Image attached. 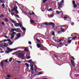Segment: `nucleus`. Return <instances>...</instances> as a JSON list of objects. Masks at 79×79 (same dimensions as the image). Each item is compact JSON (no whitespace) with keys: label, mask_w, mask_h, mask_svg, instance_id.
<instances>
[{"label":"nucleus","mask_w":79,"mask_h":79,"mask_svg":"<svg viewBox=\"0 0 79 79\" xmlns=\"http://www.w3.org/2000/svg\"><path fill=\"white\" fill-rule=\"evenodd\" d=\"M15 26H16V27H18V26H19V25L18 24V23H16L15 24Z\"/></svg>","instance_id":"17"},{"label":"nucleus","mask_w":79,"mask_h":79,"mask_svg":"<svg viewBox=\"0 0 79 79\" xmlns=\"http://www.w3.org/2000/svg\"><path fill=\"white\" fill-rule=\"evenodd\" d=\"M3 45H4V47H7V46H8V45H9L6 44H4Z\"/></svg>","instance_id":"31"},{"label":"nucleus","mask_w":79,"mask_h":79,"mask_svg":"<svg viewBox=\"0 0 79 79\" xmlns=\"http://www.w3.org/2000/svg\"><path fill=\"white\" fill-rule=\"evenodd\" d=\"M16 53H17V52H14V53H13L12 55H13V54H15V55H16Z\"/></svg>","instance_id":"60"},{"label":"nucleus","mask_w":79,"mask_h":79,"mask_svg":"<svg viewBox=\"0 0 79 79\" xmlns=\"http://www.w3.org/2000/svg\"><path fill=\"white\" fill-rule=\"evenodd\" d=\"M17 55L19 58H20L22 60H24V56H25V55L23 53L19 52L17 54Z\"/></svg>","instance_id":"1"},{"label":"nucleus","mask_w":79,"mask_h":79,"mask_svg":"<svg viewBox=\"0 0 79 79\" xmlns=\"http://www.w3.org/2000/svg\"><path fill=\"white\" fill-rule=\"evenodd\" d=\"M61 31H62L63 32H64V29H62L61 30Z\"/></svg>","instance_id":"45"},{"label":"nucleus","mask_w":79,"mask_h":79,"mask_svg":"<svg viewBox=\"0 0 79 79\" xmlns=\"http://www.w3.org/2000/svg\"><path fill=\"white\" fill-rule=\"evenodd\" d=\"M12 59H13V57H10V60H9V61H12Z\"/></svg>","instance_id":"30"},{"label":"nucleus","mask_w":79,"mask_h":79,"mask_svg":"<svg viewBox=\"0 0 79 79\" xmlns=\"http://www.w3.org/2000/svg\"><path fill=\"white\" fill-rule=\"evenodd\" d=\"M7 41H8L9 42H11V41L10 39H8L7 40Z\"/></svg>","instance_id":"39"},{"label":"nucleus","mask_w":79,"mask_h":79,"mask_svg":"<svg viewBox=\"0 0 79 79\" xmlns=\"http://www.w3.org/2000/svg\"><path fill=\"white\" fill-rule=\"evenodd\" d=\"M2 6H3V8H5V4H4V3L2 4Z\"/></svg>","instance_id":"38"},{"label":"nucleus","mask_w":79,"mask_h":79,"mask_svg":"<svg viewBox=\"0 0 79 79\" xmlns=\"http://www.w3.org/2000/svg\"><path fill=\"white\" fill-rule=\"evenodd\" d=\"M63 43H62V42H60L59 43V45H61Z\"/></svg>","instance_id":"64"},{"label":"nucleus","mask_w":79,"mask_h":79,"mask_svg":"<svg viewBox=\"0 0 79 79\" xmlns=\"http://www.w3.org/2000/svg\"><path fill=\"white\" fill-rule=\"evenodd\" d=\"M4 20L5 22H8V19L7 18L5 19Z\"/></svg>","instance_id":"22"},{"label":"nucleus","mask_w":79,"mask_h":79,"mask_svg":"<svg viewBox=\"0 0 79 79\" xmlns=\"http://www.w3.org/2000/svg\"><path fill=\"white\" fill-rule=\"evenodd\" d=\"M56 13H57L58 14H60V12L58 11H56Z\"/></svg>","instance_id":"48"},{"label":"nucleus","mask_w":79,"mask_h":79,"mask_svg":"<svg viewBox=\"0 0 79 79\" xmlns=\"http://www.w3.org/2000/svg\"><path fill=\"white\" fill-rule=\"evenodd\" d=\"M43 74V73H42L41 72H40L38 74H37V76H38V75H40V74Z\"/></svg>","instance_id":"32"},{"label":"nucleus","mask_w":79,"mask_h":79,"mask_svg":"<svg viewBox=\"0 0 79 79\" xmlns=\"http://www.w3.org/2000/svg\"><path fill=\"white\" fill-rule=\"evenodd\" d=\"M71 42H72V40H69L68 41V44H71Z\"/></svg>","instance_id":"19"},{"label":"nucleus","mask_w":79,"mask_h":79,"mask_svg":"<svg viewBox=\"0 0 79 79\" xmlns=\"http://www.w3.org/2000/svg\"><path fill=\"white\" fill-rule=\"evenodd\" d=\"M75 3H76V2H75V1H73V5L75 4Z\"/></svg>","instance_id":"41"},{"label":"nucleus","mask_w":79,"mask_h":79,"mask_svg":"<svg viewBox=\"0 0 79 79\" xmlns=\"http://www.w3.org/2000/svg\"><path fill=\"white\" fill-rule=\"evenodd\" d=\"M61 40H60L58 41V42H60Z\"/></svg>","instance_id":"61"},{"label":"nucleus","mask_w":79,"mask_h":79,"mask_svg":"<svg viewBox=\"0 0 79 79\" xmlns=\"http://www.w3.org/2000/svg\"><path fill=\"white\" fill-rule=\"evenodd\" d=\"M14 16H16L17 18H19L20 17H19V15H14Z\"/></svg>","instance_id":"18"},{"label":"nucleus","mask_w":79,"mask_h":79,"mask_svg":"<svg viewBox=\"0 0 79 79\" xmlns=\"http://www.w3.org/2000/svg\"><path fill=\"white\" fill-rule=\"evenodd\" d=\"M11 15L12 16H13V15H15V13H14V12H12L11 13Z\"/></svg>","instance_id":"52"},{"label":"nucleus","mask_w":79,"mask_h":79,"mask_svg":"<svg viewBox=\"0 0 79 79\" xmlns=\"http://www.w3.org/2000/svg\"><path fill=\"white\" fill-rule=\"evenodd\" d=\"M16 31V32H21V29L20 28H12L11 30H10V32H14V31Z\"/></svg>","instance_id":"2"},{"label":"nucleus","mask_w":79,"mask_h":79,"mask_svg":"<svg viewBox=\"0 0 79 79\" xmlns=\"http://www.w3.org/2000/svg\"><path fill=\"white\" fill-rule=\"evenodd\" d=\"M27 59H29V58H31V56H28L27 57Z\"/></svg>","instance_id":"49"},{"label":"nucleus","mask_w":79,"mask_h":79,"mask_svg":"<svg viewBox=\"0 0 79 79\" xmlns=\"http://www.w3.org/2000/svg\"><path fill=\"white\" fill-rule=\"evenodd\" d=\"M15 34H16V32H15L14 31H13V32H12L13 35H15Z\"/></svg>","instance_id":"35"},{"label":"nucleus","mask_w":79,"mask_h":79,"mask_svg":"<svg viewBox=\"0 0 79 79\" xmlns=\"http://www.w3.org/2000/svg\"><path fill=\"white\" fill-rule=\"evenodd\" d=\"M7 77H11V76L10 75H7Z\"/></svg>","instance_id":"63"},{"label":"nucleus","mask_w":79,"mask_h":79,"mask_svg":"<svg viewBox=\"0 0 79 79\" xmlns=\"http://www.w3.org/2000/svg\"><path fill=\"white\" fill-rule=\"evenodd\" d=\"M52 35H55V32H54V31L52 32Z\"/></svg>","instance_id":"51"},{"label":"nucleus","mask_w":79,"mask_h":79,"mask_svg":"<svg viewBox=\"0 0 79 79\" xmlns=\"http://www.w3.org/2000/svg\"><path fill=\"white\" fill-rule=\"evenodd\" d=\"M14 37H15V35H13L11 38V39H13Z\"/></svg>","instance_id":"53"},{"label":"nucleus","mask_w":79,"mask_h":79,"mask_svg":"<svg viewBox=\"0 0 79 79\" xmlns=\"http://www.w3.org/2000/svg\"><path fill=\"white\" fill-rule=\"evenodd\" d=\"M71 62L72 63V64L73 65H74V64H75L74 63V60H71Z\"/></svg>","instance_id":"11"},{"label":"nucleus","mask_w":79,"mask_h":79,"mask_svg":"<svg viewBox=\"0 0 79 79\" xmlns=\"http://www.w3.org/2000/svg\"><path fill=\"white\" fill-rule=\"evenodd\" d=\"M17 9H18V7L17 6H14L12 10H11V11L13 12L14 11H16L17 10Z\"/></svg>","instance_id":"6"},{"label":"nucleus","mask_w":79,"mask_h":79,"mask_svg":"<svg viewBox=\"0 0 79 79\" xmlns=\"http://www.w3.org/2000/svg\"><path fill=\"white\" fill-rule=\"evenodd\" d=\"M13 42H10V43H9V45H12L13 44Z\"/></svg>","instance_id":"29"},{"label":"nucleus","mask_w":79,"mask_h":79,"mask_svg":"<svg viewBox=\"0 0 79 79\" xmlns=\"http://www.w3.org/2000/svg\"><path fill=\"white\" fill-rule=\"evenodd\" d=\"M77 6L76 4H73V7H74V8H76Z\"/></svg>","instance_id":"25"},{"label":"nucleus","mask_w":79,"mask_h":79,"mask_svg":"<svg viewBox=\"0 0 79 79\" xmlns=\"http://www.w3.org/2000/svg\"><path fill=\"white\" fill-rule=\"evenodd\" d=\"M30 70H31V71H34V68L31 67L30 68Z\"/></svg>","instance_id":"26"},{"label":"nucleus","mask_w":79,"mask_h":79,"mask_svg":"<svg viewBox=\"0 0 79 79\" xmlns=\"http://www.w3.org/2000/svg\"><path fill=\"white\" fill-rule=\"evenodd\" d=\"M43 24H44V25H46V26H50V24H49V23L45 22Z\"/></svg>","instance_id":"10"},{"label":"nucleus","mask_w":79,"mask_h":79,"mask_svg":"<svg viewBox=\"0 0 79 79\" xmlns=\"http://www.w3.org/2000/svg\"><path fill=\"white\" fill-rule=\"evenodd\" d=\"M47 0H44L43 1V3H45V2H47Z\"/></svg>","instance_id":"50"},{"label":"nucleus","mask_w":79,"mask_h":79,"mask_svg":"<svg viewBox=\"0 0 79 79\" xmlns=\"http://www.w3.org/2000/svg\"><path fill=\"white\" fill-rule=\"evenodd\" d=\"M76 38H77V36H74L72 38V40H75V39H76Z\"/></svg>","instance_id":"13"},{"label":"nucleus","mask_w":79,"mask_h":79,"mask_svg":"<svg viewBox=\"0 0 79 79\" xmlns=\"http://www.w3.org/2000/svg\"><path fill=\"white\" fill-rule=\"evenodd\" d=\"M57 33H58V34H61V31H58Z\"/></svg>","instance_id":"42"},{"label":"nucleus","mask_w":79,"mask_h":79,"mask_svg":"<svg viewBox=\"0 0 79 79\" xmlns=\"http://www.w3.org/2000/svg\"><path fill=\"white\" fill-rule=\"evenodd\" d=\"M31 23H34V21L33 20L31 19L30 21Z\"/></svg>","instance_id":"20"},{"label":"nucleus","mask_w":79,"mask_h":79,"mask_svg":"<svg viewBox=\"0 0 79 79\" xmlns=\"http://www.w3.org/2000/svg\"><path fill=\"white\" fill-rule=\"evenodd\" d=\"M1 24L2 25H5V24L4 22H2L1 23Z\"/></svg>","instance_id":"40"},{"label":"nucleus","mask_w":79,"mask_h":79,"mask_svg":"<svg viewBox=\"0 0 79 79\" xmlns=\"http://www.w3.org/2000/svg\"><path fill=\"white\" fill-rule=\"evenodd\" d=\"M62 3H64V0H62L60 2V3H58L59 5L58 8H61V7L63 6V4H62Z\"/></svg>","instance_id":"3"},{"label":"nucleus","mask_w":79,"mask_h":79,"mask_svg":"<svg viewBox=\"0 0 79 79\" xmlns=\"http://www.w3.org/2000/svg\"><path fill=\"white\" fill-rule=\"evenodd\" d=\"M36 40H37V42H40V40L38 39H36Z\"/></svg>","instance_id":"43"},{"label":"nucleus","mask_w":79,"mask_h":79,"mask_svg":"<svg viewBox=\"0 0 79 79\" xmlns=\"http://www.w3.org/2000/svg\"><path fill=\"white\" fill-rule=\"evenodd\" d=\"M70 58H73V59L74 60H75V58H74V57H73V56H70Z\"/></svg>","instance_id":"36"},{"label":"nucleus","mask_w":79,"mask_h":79,"mask_svg":"<svg viewBox=\"0 0 79 79\" xmlns=\"http://www.w3.org/2000/svg\"><path fill=\"white\" fill-rule=\"evenodd\" d=\"M31 63L30 64H35V63H34V62L33 61H31Z\"/></svg>","instance_id":"27"},{"label":"nucleus","mask_w":79,"mask_h":79,"mask_svg":"<svg viewBox=\"0 0 79 79\" xmlns=\"http://www.w3.org/2000/svg\"><path fill=\"white\" fill-rule=\"evenodd\" d=\"M17 37H18V38H19V37H21V33H19L17 35Z\"/></svg>","instance_id":"9"},{"label":"nucleus","mask_w":79,"mask_h":79,"mask_svg":"<svg viewBox=\"0 0 79 79\" xmlns=\"http://www.w3.org/2000/svg\"><path fill=\"white\" fill-rule=\"evenodd\" d=\"M15 11H16V14H19V12H18L17 10H16Z\"/></svg>","instance_id":"57"},{"label":"nucleus","mask_w":79,"mask_h":79,"mask_svg":"<svg viewBox=\"0 0 79 79\" xmlns=\"http://www.w3.org/2000/svg\"><path fill=\"white\" fill-rule=\"evenodd\" d=\"M17 20L19 22V23H20V22H21V21H21V20H19L18 19H17Z\"/></svg>","instance_id":"56"},{"label":"nucleus","mask_w":79,"mask_h":79,"mask_svg":"<svg viewBox=\"0 0 79 79\" xmlns=\"http://www.w3.org/2000/svg\"><path fill=\"white\" fill-rule=\"evenodd\" d=\"M25 52H27L28 51H29V49H27L26 48H25L24 50Z\"/></svg>","instance_id":"15"},{"label":"nucleus","mask_w":79,"mask_h":79,"mask_svg":"<svg viewBox=\"0 0 79 79\" xmlns=\"http://www.w3.org/2000/svg\"><path fill=\"white\" fill-rule=\"evenodd\" d=\"M35 35H36V37H37H37H40V36L38 34H36Z\"/></svg>","instance_id":"23"},{"label":"nucleus","mask_w":79,"mask_h":79,"mask_svg":"<svg viewBox=\"0 0 79 79\" xmlns=\"http://www.w3.org/2000/svg\"><path fill=\"white\" fill-rule=\"evenodd\" d=\"M19 25L20 27H22V26H23V25L21 24V23H20V24H19Z\"/></svg>","instance_id":"33"},{"label":"nucleus","mask_w":79,"mask_h":79,"mask_svg":"<svg viewBox=\"0 0 79 79\" xmlns=\"http://www.w3.org/2000/svg\"><path fill=\"white\" fill-rule=\"evenodd\" d=\"M16 62L18 63H22V62L18 60H16Z\"/></svg>","instance_id":"28"},{"label":"nucleus","mask_w":79,"mask_h":79,"mask_svg":"<svg viewBox=\"0 0 79 79\" xmlns=\"http://www.w3.org/2000/svg\"><path fill=\"white\" fill-rule=\"evenodd\" d=\"M38 48H46L43 45L40 44H37L36 45Z\"/></svg>","instance_id":"4"},{"label":"nucleus","mask_w":79,"mask_h":79,"mask_svg":"<svg viewBox=\"0 0 79 79\" xmlns=\"http://www.w3.org/2000/svg\"><path fill=\"white\" fill-rule=\"evenodd\" d=\"M2 42H3V41H1V43H0V47H3V46H4V43H3Z\"/></svg>","instance_id":"8"},{"label":"nucleus","mask_w":79,"mask_h":79,"mask_svg":"<svg viewBox=\"0 0 79 79\" xmlns=\"http://www.w3.org/2000/svg\"><path fill=\"white\" fill-rule=\"evenodd\" d=\"M24 47H18L17 48H14V49H9L7 50V51H10V52H12V51H15V50H16L17 49H18V48H23Z\"/></svg>","instance_id":"5"},{"label":"nucleus","mask_w":79,"mask_h":79,"mask_svg":"<svg viewBox=\"0 0 79 79\" xmlns=\"http://www.w3.org/2000/svg\"><path fill=\"white\" fill-rule=\"evenodd\" d=\"M22 29L24 31H26V28H25L24 27H23Z\"/></svg>","instance_id":"34"},{"label":"nucleus","mask_w":79,"mask_h":79,"mask_svg":"<svg viewBox=\"0 0 79 79\" xmlns=\"http://www.w3.org/2000/svg\"><path fill=\"white\" fill-rule=\"evenodd\" d=\"M4 62H5V60H3L1 61V62L0 63V64H1V67L2 68H3V63H4Z\"/></svg>","instance_id":"7"},{"label":"nucleus","mask_w":79,"mask_h":79,"mask_svg":"<svg viewBox=\"0 0 79 79\" xmlns=\"http://www.w3.org/2000/svg\"><path fill=\"white\" fill-rule=\"evenodd\" d=\"M54 56H55V57H56V58H58V56H56V54H54Z\"/></svg>","instance_id":"55"},{"label":"nucleus","mask_w":79,"mask_h":79,"mask_svg":"<svg viewBox=\"0 0 79 79\" xmlns=\"http://www.w3.org/2000/svg\"><path fill=\"white\" fill-rule=\"evenodd\" d=\"M0 3H5V2L4 1V0H0Z\"/></svg>","instance_id":"14"},{"label":"nucleus","mask_w":79,"mask_h":79,"mask_svg":"<svg viewBox=\"0 0 79 79\" xmlns=\"http://www.w3.org/2000/svg\"><path fill=\"white\" fill-rule=\"evenodd\" d=\"M51 16L52 17H53V16H54V13H52L51 14Z\"/></svg>","instance_id":"46"},{"label":"nucleus","mask_w":79,"mask_h":79,"mask_svg":"<svg viewBox=\"0 0 79 79\" xmlns=\"http://www.w3.org/2000/svg\"><path fill=\"white\" fill-rule=\"evenodd\" d=\"M10 51H5V52L6 53H10Z\"/></svg>","instance_id":"44"},{"label":"nucleus","mask_w":79,"mask_h":79,"mask_svg":"<svg viewBox=\"0 0 79 79\" xmlns=\"http://www.w3.org/2000/svg\"><path fill=\"white\" fill-rule=\"evenodd\" d=\"M64 19H68V17H67L64 16Z\"/></svg>","instance_id":"59"},{"label":"nucleus","mask_w":79,"mask_h":79,"mask_svg":"<svg viewBox=\"0 0 79 79\" xmlns=\"http://www.w3.org/2000/svg\"><path fill=\"white\" fill-rule=\"evenodd\" d=\"M25 65L28 68H29V64H27V63H26L25 64Z\"/></svg>","instance_id":"16"},{"label":"nucleus","mask_w":79,"mask_h":79,"mask_svg":"<svg viewBox=\"0 0 79 79\" xmlns=\"http://www.w3.org/2000/svg\"><path fill=\"white\" fill-rule=\"evenodd\" d=\"M28 44H29L30 45H31V44H32V43H31V41H29L28 42Z\"/></svg>","instance_id":"54"},{"label":"nucleus","mask_w":79,"mask_h":79,"mask_svg":"<svg viewBox=\"0 0 79 79\" xmlns=\"http://www.w3.org/2000/svg\"><path fill=\"white\" fill-rule=\"evenodd\" d=\"M0 53H4V51H1L0 52Z\"/></svg>","instance_id":"62"},{"label":"nucleus","mask_w":79,"mask_h":79,"mask_svg":"<svg viewBox=\"0 0 79 79\" xmlns=\"http://www.w3.org/2000/svg\"><path fill=\"white\" fill-rule=\"evenodd\" d=\"M30 66L31 67V68H33V67H34V65L30 64Z\"/></svg>","instance_id":"21"},{"label":"nucleus","mask_w":79,"mask_h":79,"mask_svg":"<svg viewBox=\"0 0 79 79\" xmlns=\"http://www.w3.org/2000/svg\"><path fill=\"white\" fill-rule=\"evenodd\" d=\"M12 23H14V24H15L16 23V21H15L14 20H12Z\"/></svg>","instance_id":"24"},{"label":"nucleus","mask_w":79,"mask_h":79,"mask_svg":"<svg viewBox=\"0 0 79 79\" xmlns=\"http://www.w3.org/2000/svg\"><path fill=\"white\" fill-rule=\"evenodd\" d=\"M71 24L72 26H74V23H71Z\"/></svg>","instance_id":"58"},{"label":"nucleus","mask_w":79,"mask_h":79,"mask_svg":"<svg viewBox=\"0 0 79 79\" xmlns=\"http://www.w3.org/2000/svg\"><path fill=\"white\" fill-rule=\"evenodd\" d=\"M49 25H51V26H54L55 25V24L54 23L52 22H50L49 23Z\"/></svg>","instance_id":"12"},{"label":"nucleus","mask_w":79,"mask_h":79,"mask_svg":"<svg viewBox=\"0 0 79 79\" xmlns=\"http://www.w3.org/2000/svg\"><path fill=\"white\" fill-rule=\"evenodd\" d=\"M31 61H32V60L31 59V60L27 61V62L28 63H30V62H31Z\"/></svg>","instance_id":"37"},{"label":"nucleus","mask_w":79,"mask_h":79,"mask_svg":"<svg viewBox=\"0 0 79 79\" xmlns=\"http://www.w3.org/2000/svg\"><path fill=\"white\" fill-rule=\"evenodd\" d=\"M52 8H50L49 9V10H48V11H52Z\"/></svg>","instance_id":"47"}]
</instances>
